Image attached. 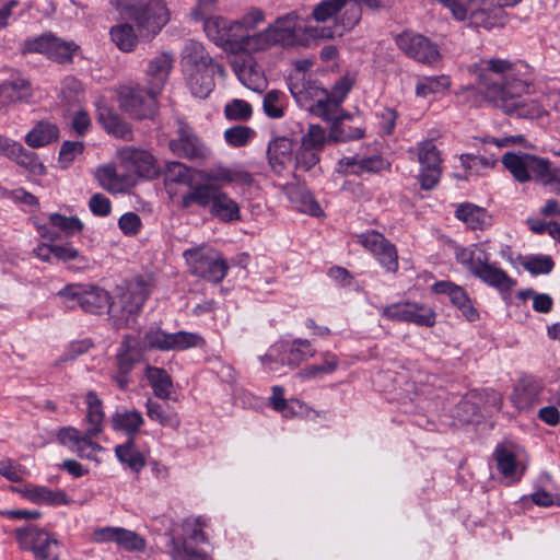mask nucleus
Segmentation results:
<instances>
[{
  "label": "nucleus",
  "instance_id": "4",
  "mask_svg": "<svg viewBox=\"0 0 560 560\" xmlns=\"http://www.w3.org/2000/svg\"><path fill=\"white\" fill-rule=\"evenodd\" d=\"M120 12L135 22L143 40L153 39L170 21L163 0H122Z\"/></svg>",
  "mask_w": 560,
  "mask_h": 560
},
{
  "label": "nucleus",
  "instance_id": "16",
  "mask_svg": "<svg viewBox=\"0 0 560 560\" xmlns=\"http://www.w3.org/2000/svg\"><path fill=\"white\" fill-rule=\"evenodd\" d=\"M219 48L231 58V67L244 86L257 93H261L266 89V77L254 59L257 54L231 52L223 47Z\"/></svg>",
  "mask_w": 560,
  "mask_h": 560
},
{
  "label": "nucleus",
  "instance_id": "47",
  "mask_svg": "<svg viewBox=\"0 0 560 560\" xmlns=\"http://www.w3.org/2000/svg\"><path fill=\"white\" fill-rule=\"evenodd\" d=\"M322 361L320 364L306 365L296 374V377L302 381L322 377L323 375L334 373L339 366L337 355L328 351L322 354Z\"/></svg>",
  "mask_w": 560,
  "mask_h": 560
},
{
  "label": "nucleus",
  "instance_id": "11",
  "mask_svg": "<svg viewBox=\"0 0 560 560\" xmlns=\"http://www.w3.org/2000/svg\"><path fill=\"white\" fill-rule=\"evenodd\" d=\"M100 432L89 428L81 432L75 427H62L56 432L57 441L77 456L90 460L100 462L98 454L104 452V447L94 439Z\"/></svg>",
  "mask_w": 560,
  "mask_h": 560
},
{
  "label": "nucleus",
  "instance_id": "64",
  "mask_svg": "<svg viewBox=\"0 0 560 560\" xmlns=\"http://www.w3.org/2000/svg\"><path fill=\"white\" fill-rule=\"evenodd\" d=\"M224 114L230 120H247L253 114L252 106L243 100H233L224 107Z\"/></svg>",
  "mask_w": 560,
  "mask_h": 560
},
{
  "label": "nucleus",
  "instance_id": "24",
  "mask_svg": "<svg viewBox=\"0 0 560 560\" xmlns=\"http://www.w3.org/2000/svg\"><path fill=\"white\" fill-rule=\"evenodd\" d=\"M177 139L170 142L171 150L189 160L205 161L211 156V150L190 129L188 125L178 121Z\"/></svg>",
  "mask_w": 560,
  "mask_h": 560
},
{
  "label": "nucleus",
  "instance_id": "57",
  "mask_svg": "<svg viewBox=\"0 0 560 560\" xmlns=\"http://www.w3.org/2000/svg\"><path fill=\"white\" fill-rule=\"evenodd\" d=\"M285 105V95L277 90L269 91L262 102L265 114L273 119L283 117Z\"/></svg>",
  "mask_w": 560,
  "mask_h": 560
},
{
  "label": "nucleus",
  "instance_id": "63",
  "mask_svg": "<svg viewBox=\"0 0 560 560\" xmlns=\"http://www.w3.org/2000/svg\"><path fill=\"white\" fill-rule=\"evenodd\" d=\"M328 141L329 138L324 128L319 125H310L307 131L301 139V144L304 145V148L320 151Z\"/></svg>",
  "mask_w": 560,
  "mask_h": 560
},
{
  "label": "nucleus",
  "instance_id": "27",
  "mask_svg": "<svg viewBox=\"0 0 560 560\" xmlns=\"http://www.w3.org/2000/svg\"><path fill=\"white\" fill-rule=\"evenodd\" d=\"M203 179L206 183H220L221 185H232L236 187H250L254 183L252 173L243 165L235 164L231 166L218 165L212 173H206Z\"/></svg>",
  "mask_w": 560,
  "mask_h": 560
},
{
  "label": "nucleus",
  "instance_id": "21",
  "mask_svg": "<svg viewBox=\"0 0 560 560\" xmlns=\"http://www.w3.org/2000/svg\"><path fill=\"white\" fill-rule=\"evenodd\" d=\"M26 50L39 52L58 63H69L79 50L74 42H65L52 35H43L26 43Z\"/></svg>",
  "mask_w": 560,
  "mask_h": 560
},
{
  "label": "nucleus",
  "instance_id": "56",
  "mask_svg": "<svg viewBox=\"0 0 560 560\" xmlns=\"http://www.w3.org/2000/svg\"><path fill=\"white\" fill-rule=\"evenodd\" d=\"M116 546L129 552H141L145 549V539L133 530L118 527Z\"/></svg>",
  "mask_w": 560,
  "mask_h": 560
},
{
  "label": "nucleus",
  "instance_id": "32",
  "mask_svg": "<svg viewBox=\"0 0 560 560\" xmlns=\"http://www.w3.org/2000/svg\"><path fill=\"white\" fill-rule=\"evenodd\" d=\"M267 154L271 168L280 174L292 164L293 142L285 137H278L269 143Z\"/></svg>",
  "mask_w": 560,
  "mask_h": 560
},
{
  "label": "nucleus",
  "instance_id": "5",
  "mask_svg": "<svg viewBox=\"0 0 560 560\" xmlns=\"http://www.w3.org/2000/svg\"><path fill=\"white\" fill-rule=\"evenodd\" d=\"M501 162L512 177L521 184L536 182L549 185V178L556 168L548 159L522 151L506 152Z\"/></svg>",
  "mask_w": 560,
  "mask_h": 560
},
{
  "label": "nucleus",
  "instance_id": "12",
  "mask_svg": "<svg viewBox=\"0 0 560 560\" xmlns=\"http://www.w3.org/2000/svg\"><path fill=\"white\" fill-rule=\"evenodd\" d=\"M382 317L393 322L412 323L420 327H433L436 313L428 304L415 301H402L380 308Z\"/></svg>",
  "mask_w": 560,
  "mask_h": 560
},
{
  "label": "nucleus",
  "instance_id": "61",
  "mask_svg": "<svg viewBox=\"0 0 560 560\" xmlns=\"http://www.w3.org/2000/svg\"><path fill=\"white\" fill-rule=\"evenodd\" d=\"M346 4L347 0H323L313 9L312 18L316 22H326L334 18Z\"/></svg>",
  "mask_w": 560,
  "mask_h": 560
},
{
  "label": "nucleus",
  "instance_id": "41",
  "mask_svg": "<svg viewBox=\"0 0 560 560\" xmlns=\"http://www.w3.org/2000/svg\"><path fill=\"white\" fill-rule=\"evenodd\" d=\"M339 165L348 173L362 175L380 172L385 167V162L380 155L347 156L340 160Z\"/></svg>",
  "mask_w": 560,
  "mask_h": 560
},
{
  "label": "nucleus",
  "instance_id": "48",
  "mask_svg": "<svg viewBox=\"0 0 560 560\" xmlns=\"http://www.w3.org/2000/svg\"><path fill=\"white\" fill-rule=\"evenodd\" d=\"M145 376L156 397L161 399L170 398L173 389V383L165 370L149 366L147 368Z\"/></svg>",
  "mask_w": 560,
  "mask_h": 560
},
{
  "label": "nucleus",
  "instance_id": "13",
  "mask_svg": "<svg viewBox=\"0 0 560 560\" xmlns=\"http://www.w3.org/2000/svg\"><path fill=\"white\" fill-rule=\"evenodd\" d=\"M21 548L31 550L35 560H58L59 544L54 534L35 526L16 529Z\"/></svg>",
  "mask_w": 560,
  "mask_h": 560
},
{
  "label": "nucleus",
  "instance_id": "45",
  "mask_svg": "<svg viewBox=\"0 0 560 560\" xmlns=\"http://www.w3.org/2000/svg\"><path fill=\"white\" fill-rule=\"evenodd\" d=\"M147 416L150 420L158 422L160 425L177 430L180 427V418L178 413L167 407H163L161 404L148 399L145 402Z\"/></svg>",
  "mask_w": 560,
  "mask_h": 560
},
{
  "label": "nucleus",
  "instance_id": "55",
  "mask_svg": "<svg viewBox=\"0 0 560 560\" xmlns=\"http://www.w3.org/2000/svg\"><path fill=\"white\" fill-rule=\"evenodd\" d=\"M30 85L24 80H15L0 85V105L22 101L28 95Z\"/></svg>",
  "mask_w": 560,
  "mask_h": 560
},
{
  "label": "nucleus",
  "instance_id": "29",
  "mask_svg": "<svg viewBox=\"0 0 560 560\" xmlns=\"http://www.w3.org/2000/svg\"><path fill=\"white\" fill-rule=\"evenodd\" d=\"M432 290L436 294L447 295L452 304L462 312V315L467 320L475 322L479 318L478 311L474 307L466 291L462 287L451 281H439L432 285Z\"/></svg>",
  "mask_w": 560,
  "mask_h": 560
},
{
  "label": "nucleus",
  "instance_id": "40",
  "mask_svg": "<svg viewBox=\"0 0 560 560\" xmlns=\"http://www.w3.org/2000/svg\"><path fill=\"white\" fill-rule=\"evenodd\" d=\"M474 276L499 291H509L515 285V281L504 270L490 264L489 260Z\"/></svg>",
  "mask_w": 560,
  "mask_h": 560
},
{
  "label": "nucleus",
  "instance_id": "9",
  "mask_svg": "<svg viewBox=\"0 0 560 560\" xmlns=\"http://www.w3.org/2000/svg\"><path fill=\"white\" fill-rule=\"evenodd\" d=\"M315 352L307 339L281 340L270 347L261 362L269 371H277L279 363L295 369L303 361L314 357Z\"/></svg>",
  "mask_w": 560,
  "mask_h": 560
},
{
  "label": "nucleus",
  "instance_id": "3",
  "mask_svg": "<svg viewBox=\"0 0 560 560\" xmlns=\"http://www.w3.org/2000/svg\"><path fill=\"white\" fill-rule=\"evenodd\" d=\"M192 206L208 208L210 214L223 223L241 221V206L221 186L203 183L180 197V207L189 209Z\"/></svg>",
  "mask_w": 560,
  "mask_h": 560
},
{
  "label": "nucleus",
  "instance_id": "26",
  "mask_svg": "<svg viewBox=\"0 0 560 560\" xmlns=\"http://www.w3.org/2000/svg\"><path fill=\"white\" fill-rule=\"evenodd\" d=\"M174 55L168 51H162L151 58L145 69L147 88L153 94H160L168 80L174 66Z\"/></svg>",
  "mask_w": 560,
  "mask_h": 560
},
{
  "label": "nucleus",
  "instance_id": "28",
  "mask_svg": "<svg viewBox=\"0 0 560 560\" xmlns=\"http://www.w3.org/2000/svg\"><path fill=\"white\" fill-rule=\"evenodd\" d=\"M196 176H199L203 179L205 172L190 168L180 162H170L166 164L165 168V188L171 197H174L177 194L175 186L178 184L185 185L189 187V190H191L192 187H196L200 184L195 183Z\"/></svg>",
  "mask_w": 560,
  "mask_h": 560
},
{
  "label": "nucleus",
  "instance_id": "33",
  "mask_svg": "<svg viewBox=\"0 0 560 560\" xmlns=\"http://www.w3.org/2000/svg\"><path fill=\"white\" fill-rule=\"evenodd\" d=\"M96 109L97 119L107 133L126 141L132 140V130L130 126L126 121L121 120L112 108L97 103Z\"/></svg>",
  "mask_w": 560,
  "mask_h": 560
},
{
  "label": "nucleus",
  "instance_id": "58",
  "mask_svg": "<svg viewBox=\"0 0 560 560\" xmlns=\"http://www.w3.org/2000/svg\"><path fill=\"white\" fill-rule=\"evenodd\" d=\"M132 343L133 340L127 339L117 352V368L120 374H128L140 358L139 351Z\"/></svg>",
  "mask_w": 560,
  "mask_h": 560
},
{
  "label": "nucleus",
  "instance_id": "20",
  "mask_svg": "<svg viewBox=\"0 0 560 560\" xmlns=\"http://www.w3.org/2000/svg\"><path fill=\"white\" fill-rule=\"evenodd\" d=\"M396 45L408 57L427 65H433L440 59L435 45L420 34L405 31L395 38Z\"/></svg>",
  "mask_w": 560,
  "mask_h": 560
},
{
  "label": "nucleus",
  "instance_id": "62",
  "mask_svg": "<svg viewBox=\"0 0 560 560\" xmlns=\"http://www.w3.org/2000/svg\"><path fill=\"white\" fill-rule=\"evenodd\" d=\"M256 132L254 129L247 126H234L224 131L225 141L235 148L247 144Z\"/></svg>",
  "mask_w": 560,
  "mask_h": 560
},
{
  "label": "nucleus",
  "instance_id": "2",
  "mask_svg": "<svg viewBox=\"0 0 560 560\" xmlns=\"http://www.w3.org/2000/svg\"><path fill=\"white\" fill-rule=\"evenodd\" d=\"M479 75L485 97L508 115L537 119L545 116V108L528 98L535 92L532 69L523 61L489 59Z\"/></svg>",
  "mask_w": 560,
  "mask_h": 560
},
{
  "label": "nucleus",
  "instance_id": "43",
  "mask_svg": "<svg viewBox=\"0 0 560 560\" xmlns=\"http://www.w3.org/2000/svg\"><path fill=\"white\" fill-rule=\"evenodd\" d=\"M455 258L458 264L475 275L489 260V255L481 246L474 244L468 247H457Z\"/></svg>",
  "mask_w": 560,
  "mask_h": 560
},
{
  "label": "nucleus",
  "instance_id": "1",
  "mask_svg": "<svg viewBox=\"0 0 560 560\" xmlns=\"http://www.w3.org/2000/svg\"><path fill=\"white\" fill-rule=\"evenodd\" d=\"M266 12L259 7L246 9L236 19L217 16L206 21L205 34L217 47L231 52L265 54L276 46H301L303 23L298 12L278 16L266 27Z\"/></svg>",
  "mask_w": 560,
  "mask_h": 560
},
{
  "label": "nucleus",
  "instance_id": "6",
  "mask_svg": "<svg viewBox=\"0 0 560 560\" xmlns=\"http://www.w3.org/2000/svg\"><path fill=\"white\" fill-rule=\"evenodd\" d=\"M205 524L199 517L187 518L183 522L180 538H172L168 553L173 560H213L201 547L208 542L203 530Z\"/></svg>",
  "mask_w": 560,
  "mask_h": 560
},
{
  "label": "nucleus",
  "instance_id": "23",
  "mask_svg": "<svg viewBox=\"0 0 560 560\" xmlns=\"http://www.w3.org/2000/svg\"><path fill=\"white\" fill-rule=\"evenodd\" d=\"M469 5V24L475 27L492 30L503 27L508 21V13L499 2L467 0Z\"/></svg>",
  "mask_w": 560,
  "mask_h": 560
},
{
  "label": "nucleus",
  "instance_id": "59",
  "mask_svg": "<svg viewBox=\"0 0 560 560\" xmlns=\"http://www.w3.org/2000/svg\"><path fill=\"white\" fill-rule=\"evenodd\" d=\"M525 270L534 276L548 275L552 271L555 262L547 255H529L524 257L522 262Z\"/></svg>",
  "mask_w": 560,
  "mask_h": 560
},
{
  "label": "nucleus",
  "instance_id": "31",
  "mask_svg": "<svg viewBox=\"0 0 560 560\" xmlns=\"http://www.w3.org/2000/svg\"><path fill=\"white\" fill-rule=\"evenodd\" d=\"M34 255L45 262H51L52 258L62 261L79 259L83 267L90 266V260L81 256L79 250L70 244H51L42 242L34 249Z\"/></svg>",
  "mask_w": 560,
  "mask_h": 560
},
{
  "label": "nucleus",
  "instance_id": "60",
  "mask_svg": "<svg viewBox=\"0 0 560 560\" xmlns=\"http://www.w3.org/2000/svg\"><path fill=\"white\" fill-rule=\"evenodd\" d=\"M51 228L59 229L66 236H72L83 230V223L77 217H66L59 213L49 214Z\"/></svg>",
  "mask_w": 560,
  "mask_h": 560
},
{
  "label": "nucleus",
  "instance_id": "22",
  "mask_svg": "<svg viewBox=\"0 0 560 560\" xmlns=\"http://www.w3.org/2000/svg\"><path fill=\"white\" fill-rule=\"evenodd\" d=\"M499 471L511 480H520L526 469V454L513 442H503L494 451Z\"/></svg>",
  "mask_w": 560,
  "mask_h": 560
},
{
  "label": "nucleus",
  "instance_id": "37",
  "mask_svg": "<svg viewBox=\"0 0 560 560\" xmlns=\"http://www.w3.org/2000/svg\"><path fill=\"white\" fill-rule=\"evenodd\" d=\"M2 155L25 167L34 175L40 176L46 172L44 164L38 161L35 153L26 151L21 143L12 139Z\"/></svg>",
  "mask_w": 560,
  "mask_h": 560
},
{
  "label": "nucleus",
  "instance_id": "8",
  "mask_svg": "<svg viewBox=\"0 0 560 560\" xmlns=\"http://www.w3.org/2000/svg\"><path fill=\"white\" fill-rule=\"evenodd\" d=\"M289 88L302 108L324 120H331L328 108V91L317 81L306 80L304 74H298L291 79Z\"/></svg>",
  "mask_w": 560,
  "mask_h": 560
},
{
  "label": "nucleus",
  "instance_id": "15",
  "mask_svg": "<svg viewBox=\"0 0 560 560\" xmlns=\"http://www.w3.org/2000/svg\"><path fill=\"white\" fill-rule=\"evenodd\" d=\"M409 153L416 155L421 165L418 179L421 188L432 189L436 186L441 176V154L432 140H423L415 148L409 150Z\"/></svg>",
  "mask_w": 560,
  "mask_h": 560
},
{
  "label": "nucleus",
  "instance_id": "17",
  "mask_svg": "<svg viewBox=\"0 0 560 560\" xmlns=\"http://www.w3.org/2000/svg\"><path fill=\"white\" fill-rule=\"evenodd\" d=\"M353 241L369 250L387 271H397L398 256L396 247L382 233L370 230L354 234Z\"/></svg>",
  "mask_w": 560,
  "mask_h": 560
},
{
  "label": "nucleus",
  "instance_id": "46",
  "mask_svg": "<svg viewBox=\"0 0 560 560\" xmlns=\"http://www.w3.org/2000/svg\"><path fill=\"white\" fill-rule=\"evenodd\" d=\"M109 35L117 48L124 52L132 51L137 47L138 38H140L139 33H136L133 26L129 23L114 25Z\"/></svg>",
  "mask_w": 560,
  "mask_h": 560
},
{
  "label": "nucleus",
  "instance_id": "39",
  "mask_svg": "<svg viewBox=\"0 0 560 560\" xmlns=\"http://www.w3.org/2000/svg\"><path fill=\"white\" fill-rule=\"evenodd\" d=\"M455 217L471 230H485L491 225V215L487 210L469 202L460 203Z\"/></svg>",
  "mask_w": 560,
  "mask_h": 560
},
{
  "label": "nucleus",
  "instance_id": "51",
  "mask_svg": "<svg viewBox=\"0 0 560 560\" xmlns=\"http://www.w3.org/2000/svg\"><path fill=\"white\" fill-rule=\"evenodd\" d=\"M86 416L85 421L89 428L94 431L102 432L105 412L103 410V402L94 392H89L85 395Z\"/></svg>",
  "mask_w": 560,
  "mask_h": 560
},
{
  "label": "nucleus",
  "instance_id": "54",
  "mask_svg": "<svg viewBox=\"0 0 560 560\" xmlns=\"http://www.w3.org/2000/svg\"><path fill=\"white\" fill-rule=\"evenodd\" d=\"M115 453L120 463L126 464L136 472L140 471L144 467V458L141 453L136 450L132 441L117 445Z\"/></svg>",
  "mask_w": 560,
  "mask_h": 560
},
{
  "label": "nucleus",
  "instance_id": "50",
  "mask_svg": "<svg viewBox=\"0 0 560 560\" xmlns=\"http://www.w3.org/2000/svg\"><path fill=\"white\" fill-rule=\"evenodd\" d=\"M451 85L447 75L423 77L416 84V95L419 97H428L430 95L445 93Z\"/></svg>",
  "mask_w": 560,
  "mask_h": 560
},
{
  "label": "nucleus",
  "instance_id": "38",
  "mask_svg": "<svg viewBox=\"0 0 560 560\" xmlns=\"http://www.w3.org/2000/svg\"><path fill=\"white\" fill-rule=\"evenodd\" d=\"M271 396L269 398L271 407L280 412L284 418H292L296 416H307L308 408L298 399H285L284 389L281 386H273L271 388Z\"/></svg>",
  "mask_w": 560,
  "mask_h": 560
},
{
  "label": "nucleus",
  "instance_id": "14",
  "mask_svg": "<svg viewBox=\"0 0 560 560\" xmlns=\"http://www.w3.org/2000/svg\"><path fill=\"white\" fill-rule=\"evenodd\" d=\"M143 342L148 348L160 351H184L205 345L199 334L184 330L171 334L160 328L147 331Z\"/></svg>",
  "mask_w": 560,
  "mask_h": 560
},
{
  "label": "nucleus",
  "instance_id": "36",
  "mask_svg": "<svg viewBox=\"0 0 560 560\" xmlns=\"http://www.w3.org/2000/svg\"><path fill=\"white\" fill-rule=\"evenodd\" d=\"M217 63L202 43L189 39L185 43L180 52L182 70L212 66Z\"/></svg>",
  "mask_w": 560,
  "mask_h": 560
},
{
  "label": "nucleus",
  "instance_id": "25",
  "mask_svg": "<svg viewBox=\"0 0 560 560\" xmlns=\"http://www.w3.org/2000/svg\"><path fill=\"white\" fill-rule=\"evenodd\" d=\"M182 72L192 95L205 98L214 89L215 72L223 74L224 70L219 63H214L212 66L182 70Z\"/></svg>",
  "mask_w": 560,
  "mask_h": 560
},
{
  "label": "nucleus",
  "instance_id": "30",
  "mask_svg": "<svg viewBox=\"0 0 560 560\" xmlns=\"http://www.w3.org/2000/svg\"><path fill=\"white\" fill-rule=\"evenodd\" d=\"M118 155L126 167L140 176L151 178L159 174L155 160L148 151L127 147L119 150Z\"/></svg>",
  "mask_w": 560,
  "mask_h": 560
},
{
  "label": "nucleus",
  "instance_id": "7",
  "mask_svg": "<svg viewBox=\"0 0 560 560\" xmlns=\"http://www.w3.org/2000/svg\"><path fill=\"white\" fill-rule=\"evenodd\" d=\"M183 257L191 275L219 283L229 270L224 257L214 248L200 245L184 250Z\"/></svg>",
  "mask_w": 560,
  "mask_h": 560
},
{
  "label": "nucleus",
  "instance_id": "19",
  "mask_svg": "<svg viewBox=\"0 0 560 560\" xmlns=\"http://www.w3.org/2000/svg\"><path fill=\"white\" fill-rule=\"evenodd\" d=\"M60 296L75 301L84 312L97 313L109 310V294L104 289L89 284H69L58 293Z\"/></svg>",
  "mask_w": 560,
  "mask_h": 560
},
{
  "label": "nucleus",
  "instance_id": "44",
  "mask_svg": "<svg viewBox=\"0 0 560 560\" xmlns=\"http://www.w3.org/2000/svg\"><path fill=\"white\" fill-rule=\"evenodd\" d=\"M21 493L25 499L36 504L60 505L67 502L63 492H55L44 486H25Z\"/></svg>",
  "mask_w": 560,
  "mask_h": 560
},
{
  "label": "nucleus",
  "instance_id": "35",
  "mask_svg": "<svg viewBox=\"0 0 560 560\" xmlns=\"http://www.w3.org/2000/svg\"><path fill=\"white\" fill-rule=\"evenodd\" d=\"M283 191L288 196L289 200L300 212L307 213L314 217L320 214L322 209L315 201L312 194L302 184H285Z\"/></svg>",
  "mask_w": 560,
  "mask_h": 560
},
{
  "label": "nucleus",
  "instance_id": "34",
  "mask_svg": "<svg viewBox=\"0 0 560 560\" xmlns=\"http://www.w3.org/2000/svg\"><path fill=\"white\" fill-rule=\"evenodd\" d=\"M144 423L142 413L136 409L117 408L110 416L112 429L132 438Z\"/></svg>",
  "mask_w": 560,
  "mask_h": 560
},
{
  "label": "nucleus",
  "instance_id": "18",
  "mask_svg": "<svg viewBox=\"0 0 560 560\" xmlns=\"http://www.w3.org/2000/svg\"><path fill=\"white\" fill-rule=\"evenodd\" d=\"M120 108L133 118L143 119L154 115L156 94L148 89L144 93L139 88L121 86L118 91Z\"/></svg>",
  "mask_w": 560,
  "mask_h": 560
},
{
  "label": "nucleus",
  "instance_id": "52",
  "mask_svg": "<svg viewBox=\"0 0 560 560\" xmlns=\"http://www.w3.org/2000/svg\"><path fill=\"white\" fill-rule=\"evenodd\" d=\"M353 85V80L349 77L341 78L334 85L332 90L328 92V108L330 112L331 120H338L340 117V103L350 92Z\"/></svg>",
  "mask_w": 560,
  "mask_h": 560
},
{
  "label": "nucleus",
  "instance_id": "49",
  "mask_svg": "<svg viewBox=\"0 0 560 560\" xmlns=\"http://www.w3.org/2000/svg\"><path fill=\"white\" fill-rule=\"evenodd\" d=\"M95 177L104 189L113 194L121 192L128 186L127 179L120 177L112 165H102L97 167L95 171Z\"/></svg>",
  "mask_w": 560,
  "mask_h": 560
},
{
  "label": "nucleus",
  "instance_id": "10",
  "mask_svg": "<svg viewBox=\"0 0 560 560\" xmlns=\"http://www.w3.org/2000/svg\"><path fill=\"white\" fill-rule=\"evenodd\" d=\"M151 292V283L137 278L128 282L125 290L110 303L109 313L121 323L128 324L129 318L142 308Z\"/></svg>",
  "mask_w": 560,
  "mask_h": 560
},
{
  "label": "nucleus",
  "instance_id": "42",
  "mask_svg": "<svg viewBox=\"0 0 560 560\" xmlns=\"http://www.w3.org/2000/svg\"><path fill=\"white\" fill-rule=\"evenodd\" d=\"M59 129L55 124L46 120L38 121L26 135L25 142L28 147L37 149L57 141Z\"/></svg>",
  "mask_w": 560,
  "mask_h": 560
},
{
  "label": "nucleus",
  "instance_id": "53",
  "mask_svg": "<svg viewBox=\"0 0 560 560\" xmlns=\"http://www.w3.org/2000/svg\"><path fill=\"white\" fill-rule=\"evenodd\" d=\"M84 98V90L81 82L73 75H67L61 81L59 100L65 106H72Z\"/></svg>",
  "mask_w": 560,
  "mask_h": 560
}]
</instances>
